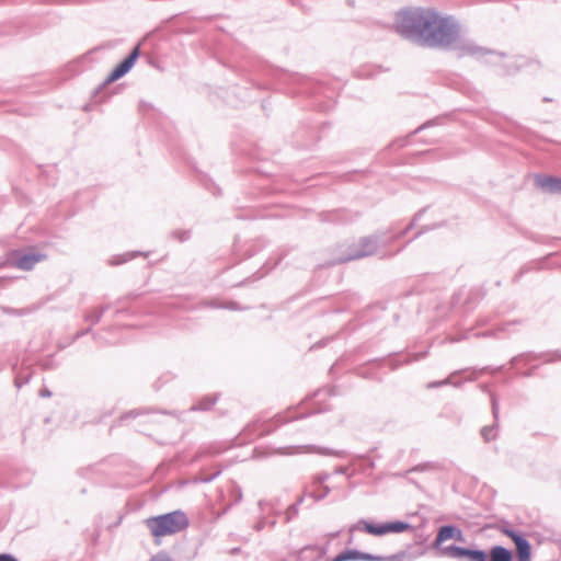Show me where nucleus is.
<instances>
[{
    "mask_svg": "<svg viewBox=\"0 0 561 561\" xmlns=\"http://www.w3.org/2000/svg\"><path fill=\"white\" fill-rule=\"evenodd\" d=\"M423 232H424V230L422 229L421 231H419V232L416 233V236H415V237H419V236H420V234H422Z\"/></svg>",
    "mask_w": 561,
    "mask_h": 561,
    "instance_id": "obj_41",
    "label": "nucleus"
},
{
    "mask_svg": "<svg viewBox=\"0 0 561 561\" xmlns=\"http://www.w3.org/2000/svg\"><path fill=\"white\" fill-rule=\"evenodd\" d=\"M89 332H91V328H88V329H85L84 331H82V332L78 333V335H77V336H82V335H84V334H88Z\"/></svg>",
    "mask_w": 561,
    "mask_h": 561,
    "instance_id": "obj_35",
    "label": "nucleus"
},
{
    "mask_svg": "<svg viewBox=\"0 0 561 561\" xmlns=\"http://www.w3.org/2000/svg\"><path fill=\"white\" fill-rule=\"evenodd\" d=\"M278 423H285L286 421H284L282 417H277L276 420Z\"/></svg>",
    "mask_w": 561,
    "mask_h": 561,
    "instance_id": "obj_38",
    "label": "nucleus"
},
{
    "mask_svg": "<svg viewBox=\"0 0 561 561\" xmlns=\"http://www.w3.org/2000/svg\"><path fill=\"white\" fill-rule=\"evenodd\" d=\"M304 501H305V495H301V496H299V499L294 504H291L288 507V510H287L288 519L291 518V516H295V515L298 514V506L300 504H302Z\"/></svg>",
    "mask_w": 561,
    "mask_h": 561,
    "instance_id": "obj_18",
    "label": "nucleus"
},
{
    "mask_svg": "<svg viewBox=\"0 0 561 561\" xmlns=\"http://www.w3.org/2000/svg\"><path fill=\"white\" fill-rule=\"evenodd\" d=\"M217 402L216 396H206L201 399L196 404H194L191 409L193 411H207Z\"/></svg>",
    "mask_w": 561,
    "mask_h": 561,
    "instance_id": "obj_13",
    "label": "nucleus"
},
{
    "mask_svg": "<svg viewBox=\"0 0 561 561\" xmlns=\"http://www.w3.org/2000/svg\"><path fill=\"white\" fill-rule=\"evenodd\" d=\"M491 403H492V414L496 422L499 419V402L494 394L491 396Z\"/></svg>",
    "mask_w": 561,
    "mask_h": 561,
    "instance_id": "obj_26",
    "label": "nucleus"
},
{
    "mask_svg": "<svg viewBox=\"0 0 561 561\" xmlns=\"http://www.w3.org/2000/svg\"><path fill=\"white\" fill-rule=\"evenodd\" d=\"M264 526H265V522L264 520H260V522H257L255 524L254 529L260 531V530H262L264 528Z\"/></svg>",
    "mask_w": 561,
    "mask_h": 561,
    "instance_id": "obj_31",
    "label": "nucleus"
},
{
    "mask_svg": "<svg viewBox=\"0 0 561 561\" xmlns=\"http://www.w3.org/2000/svg\"><path fill=\"white\" fill-rule=\"evenodd\" d=\"M145 525L153 537L160 538L185 530L190 526V520L183 511L176 510L148 517L145 519Z\"/></svg>",
    "mask_w": 561,
    "mask_h": 561,
    "instance_id": "obj_3",
    "label": "nucleus"
},
{
    "mask_svg": "<svg viewBox=\"0 0 561 561\" xmlns=\"http://www.w3.org/2000/svg\"><path fill=\"white\" fill-rule=\"evenodd\" d=\"M387 524V534L388 533H402L408 529H411L412 526L407 522L396 520V522H388Z\"/></svg>",
    "mask_w": 561,
    "mask_h": 561,
    "instance_id": "obj_14",
    "label": "nucleus"
},
{
    "mask_svg": "<svg viewBox=\"0 0 561 561\" xmlns=\"http://www.w3.org/2000/svg\"><path fill=\"white\" fill-rule=\"evenodd\" d=\"M172 236L176 238L179 241L183 242L190 238V231L186 230H175Z\"/></svg>",
    "mask_w": 561,
    "mask_h": 561,
    "instance_id": "obj_23",
    "label": "nucleus"
},
{
    "mask_svg": "<svg viewBox=\"0 0 561 561\" xmlns=\"http://www.w3.org/2000/svg\"><path fill=\"white\" fill-rule=\"evenodd\" d=\"M430 469H432V465L431 463H420V465L414 466L413 468H411V469H409V470H407L404 472H397L393 476L394 477L405 478L411 472H423V471H427Z\"/></svg>",
    "mask_w": 561,
    "mask_h": 561,
    "instance_id": "obj_16",
    "label": "nucleus"
},
{
    "mask_svg": "<svg viewBox=\"0 0 561 561\" xmlns=\"http://www.w3.org/2000/svg\"><path fill=\"white\" fill-rule=\"evenodd\" d=\"M13 264L22 271H31L37 263L45 259V255L39 253H21L14 252L12 254Z\"/></svg>",
    "mask_w": 561,
    "mask_h": 561,
    "instance_id": "obj_8",
    "label": "nucleus"
},
{
    "mask_svg": "<svg viewBox=\"0 0 561 561\" xmlns=\"http://www.w3.org/2000/svg\"><path fill=\"white\" fill-rule=\"evenodd\" d=\"M494 528L513 540L517 561L531 560V545L520 531L513 529L508 522H502Z\"/></svg>",
    "mask_w": 561,
    "mask_h": 561,
    "instance_id": "obj_4",
    "label": "nucleus"
},
{
    "mask_svg": "<svg viewBox=\"0 0 561 561\" xmlns=\"http://www.w3.org/2000/svg\"><path fill=\"white\" fill-rule=\"evenodd\" d=\"M30 375H25V376H16L15 377V380H14V383H15V387L18 389L22 388L24 385L28 383L30 381Z\"/></svg>",
    "mask_w": 561,
    "mask_h": 561,
    "instance_id": "obj_25",
    "label": "nucleus"
},
{
    "mask_svg": "<svg viewBox=\"0 0 561 561\" xmlns=\"http://www.w3.org/2000/svg\"><path fill=\"white\" fill-rule=\"evenodd\" d=\"M263 505H264V502L263 501H260L259 502V506L263 510Z\"/></svg>",
    "mask_w": 561,
    "mask_h": 561,
    "instance_id": "obj_39",
    "label": "nucleus"
},
{
    "mask_svg": "<svg viewBox=\"0 0 561 561\" xmlns=\"http://www.w3.org/2000/svg\"><path fill=\"white\" fill-rule=\"evenodd\" d=\"M145 412H149V410H141V411L140 410H133V411L128 412L125 415V417H136V416H138V415H140V414H142Z\"/></svg>",
    "mask_w": 561,
    "mask_h": 561,
    "instance_id": "obj_28",
    "label": "nucleus"
},
{
    "mask_svg": "<svg viewBox=\"0 0 561 561\" xmlns=\"http://www.w3.org/2000/svg\"><path fill=\"white\" fill-rule=\"evenodd\" d=\"M0 561H18V559L9 553H0Z\"/></svg>",
    "mask_w": 561,
    "mask_h": 561,
    "instance_id": "obj_29",
    "label": "nucleus"
},
{
    "mask_svg": "<svg viewBox=\"0 0 561 561\" xmlns=\"http://www.w3.org/2000/svg\"><path fill=\"white\" fill-rule=\"evenodd\" d=\"M335 473H339V474H344L346 473V468L344 467H339L335 469Z\"/></svg>",
    "mask_w": 561,
    "mask_h": 561,
    "instance_id": "obj_33",
    "label": "nucleus"
},
{
    "mask_svg": "<svg viewBox=\"0 0 561 561\" xmlns=\"http://www.w3.org/2000/svg\"><path fill=\"white\" fill-rule=\"evenodd\" d=\"M329 478L330 474L327 472L314 476L311 483L305 488L302 495H305V497H311L314 502L325 499L331 491L330 488L324 484Z\"/></svg>",
    "mask_w": 561,
    "mask_h": 561,
    "instance_id": "obj_6",
    "label": "nucleus"
},
{
    "mask_svg": "<svg viewBox=\"0 0 561 561\" xmlns=\"http://www.w3.org/2000/svg\"><path fill=\"white\" fill-rule=\"evenodd\" d=\"M102 312H99L98 310H94L92 312H87L84 314V320L88 322H91V324H98L102 319Z\"/></svg>",
    "mask_w": 561,
    "mask_h": 561,
    "instance_id": "obj_17",
    "label": "nucleus"
},
{
    "mask_svg": "<svg viewBox=\"0 0 561 561\" xmlns=\"http://www.w3.org/2000/svg\"><path fill=\"white\" fill-rule=\"evenodd\" d=\"M421 215H422V211L417 213L413 217L412 221L399 234L394 236L393 239H399V238L403 237L408 231H410L414 227V225L416 224V221L419 220Z\"/></svg>",
    "mask_w": 561,
    "mask_h": 561,
    "instance_id": "obj_20",
    "label": "nucleus"
},
{
    "mask_svg": "<svg viewBox=\"0 0 561 561\" xmlns=\"http://www.w3.org/2000/svg\"><path fill=\"white\" fill-rule=\"evenodd\" d=\"M378 248V237L368 236L359 240L358 243L350 245V251L346 255L336 259L335 263H345L348 261L362 259L376 253Z\"/></svg>",
    "mask_w": 561,
    "mask_h": 561,
    "instance_id": "obj_5",
    "label": "nucleus"
},
{
    "mask_svg": "<svg viewBox=\"0 0 561 561\" xmlns=\"http://www.w3.org/2000/svg\"><path fill=\"white\" fill-rule=\"evenodd\" d=\"M442 552L447 557L465 561H513L514 559L513 551L500 545L491 547L489 552L482 549L450 545L444 547Z\"/></svg>",
    "mask_w": 561,
    "mask_h": 561,
    "instance_id": "obj_2",
    "label": "nucleus"
},
{
    "mask_svg": "<svg viewBox=\"0 0 561 561\" xmlns=\"http://www.w3.org/2000/svg\"><path fill=\"white\" fill-rule=\"evenodd\" d=\"M482 335L483 336H489V335H491V332H484Z\"/></svg>",
    "mask_w": 561,
    "mask_h": 561,
    "instance_id": "obj_40",
    "label": "nucleus"
},
{
    "mask_svg": "<svg viewBox=\"0 0 561 561\" xmlns=\"http://www.w3.org/2000/svg\"><path fill=\"white\" fill-rule=\"evenodd\" d=\"M226 308H229V309H237V304L236 302H230L229 305L226 306Z\"/></svg>",
    "mask_w": 561,
    "mask_h": 561,
    "instance_id": "obj_36",
    "label": "nucleus"
},
{
    "mask_svg": "<svg viewBox=\"0 0 561 561\" xmlns=\"http://www.w3.org/2000/svg\"><path fill=\"white\" fill-rule=\"evenodd\" d=\"M496 423L490 426H484L481 428V436L488 443L496 438Z\"/></svg>",
    "mask_w": 561,
    "mask_h": 561,
    "instance_id": "obj_15",
    "label": "nucleus"
},
{
    "mask_svg": "<svg viewBox=\"0 0 561 561\" xmlns=\"http://www.w3.org/2000/svg\"><path fill=\"white\" fill-rule=\"evenodd\" d=\"M378 560L375 554L363 552L356 549H346L333 558L332 561H374Z\"/></svg>",
    "mask_w": 561,
    "mask_h": 561,
    "instance_id": "obj_11",
    "label": "nucleus"
},
{
    "mask_svg": "<svg viewBox=\"0 0 561 561\" xmlns=\"http://www.w3.org/2000/svg\"><path fill=\"white\" fill-rule=\"evenodd\" d=\"M137 254H139L138 252H133V253H126V254H123L121 256H118L117 259H114L111 264L112 265H119L122 263H125L127 262L128 260L135 257Z\"/></svg>",
    "mask_w": 561,
    "mask_h": 561,
    "instance_id": "obj_21",
    "label": "nucleus"
},
{
    "mask_svg": "<svg viewBox=\"0 0 561 561\" xmlns=\"http://www.w3.org/2000/svg\"><path fill=\"white\" fill-rule=\"evenodd\" d=\"M449 539L462 540L463 535L460 528L454 525H444L438 529L433 546L438 548L444 541Z\"/></svg>",
    "mask_w": 561,
    "mask_h": 561,
    "instance_id": "obj_9",
    "label": "nucleus"
},
{
    "mask_svg": "<svg viewBox=\"0 0 561 561\" xmlns=\"http://www.w3.org/2000/svg\"><path fill=\"white\" fill-rule=\"evenodd\" d=\"M39 396L42 398H49L51 396V392L47 388H45L39 391Z\"/></svg>",
    "mask_w": 561,
    "mask_h": 561,
    "instance_id": "obj_30",
    "label": "nucleus"
},
{
    "mask_svg": "<svg viewBox=\"0 0 561 561\" xmlns=\"http://www.w3.org/2000/svg\"><path fill=\"white\" fill-rule=\"evenodd\" d=\"M355 529L364 530L374 536H382L387 534V524H373L360 519L357 524L353 525L350 530L353 531Z\"/></svg>",
    "mask_w": 561,
    "mask_h": 561,
    "instance_id": "obj_12",
    "label": "nucleus"
},
{
    "mask_svg": "<svg viewBox=\"0 0 561 561\" xmlns=\"http://www.w3.org/2000/svg\"><path fill=\"white\" fill-rule=\"evenodd\" d=\"M111 308L110 304L103 305L98 309L99 312H102V316Z\"/></svg>",
    "mask_w": 561,
    "mask_h": 561,
    "instance_id": "obj_32",
    "label": "nucleus"
},
{
    "mask_svg": "<svg viewBox=\"0 0 561 561\" xmlns=\"http://www.w3.org/2000/svg\"><path fill=\"white\" fill-rule=\"evenodd\" d=\"M451 381H450V378H446L444 380H440V381H432L427 385V388L430 389H433V388H437V387H440V386H446V385H449Z\"/></svg>",
    "mask_w": 561,
    "mask_h": 561,
    "instance_id": "obj_27",
    "label": "nucleus"
},
{
    "mask_svg": "<svg viewBox=\"0 0 561 561\" xmlns=\"http://www.w3.org/2000/svg\"><path fill=\"white\" fill-rule=\"evenodd\" d=\"M396 32L408 42L425 48L451 49L458 57L482 58L493 51L463 37L461 25L453 16H444L435 9L410 8L397 13Z\"/></svg>",
    "mask_w": 561,
    "mask_h": 561,
    "instance_id": "obj_1",
    "label": "nucleus"
},
{
    "mask_svg": "<svg viewBox=\"0 0 561 561\" xmlns=\"http://www.w3.org/2000/svg\"><path fill=\"white\" fill-rule=\"evenodd\" d=\"M425 356H426V352L417 354V355L414 356L413 360H419L421 358H424Z\"/></svg>",
    "mask_w": 561,
    "mask_h": 561,
    "instance_id": "obj_34",
    "label": "nucleus"
},
{
    "mask_svg": "<svg viewBox=\"0 0 561 561\" xmlns=\"http://www.w3.org/2000/svg\"><path fill=\"white\" fill-rule=\"evenodd\" d=\"M499 330H501V331H505V330H506V328H505V327H502V328H500Z\"/></svg>",
    "mask_w": 561,
    "mask_h": 561,
    "instance_id": "obj_42",
    "label": "nucleus"
},
{
    "mask_svg": "<svg viewBox=\"0 0 561 561\" xmlns=\"http://www.w3.org/2000/svg\"><path fill=\"white\" fill-rule=\"evenodd\" d=\"M375 558H377L379 560H374V561H402V559L404 558V553L403 552L396 553V554H391V556H387V557L375 554Z\"/></svg>",
    "mask_w": 561,
    "mask_h": 561,
    "instance_id": "obj_22",
    "label": "nucleus"
},
{
    "mask_svg": "<svg viewBox=\"0 0 561 561\" xmlns=\"http://www.w3.org/2000/svg\"><path fill=\"white\" fill-rule=\"evenodd\" d=\"M148 561H174V560L165 552H158L157 554L152 556Z\"/></svg>",
    "mask_w": 561,
    "mask_h": 561,
    "instance_id": "obj_24",
    "label": "nucleus"
},
{
    "mask_svg": "<svg viewBox=\"0 0 561 561\" xmlns=\"http://www.w3.org/2000/svg\"><path fill=\"white\" fill-rule=\"evenodd\" d=\"M140 50L139 47L136 46L127 57H125L107 76L104 81V84L112 83L122 77H124L135 65L139 57Z\"/></svg>",
    "mask_w": 561,
    "mask_h": 561,
    "instance_id": "obj_7",
    "label": "nucleus"
},
{
    "mask_svg": "<svg viewBox=\"0 0 561 561\" xmlns=\"http://www.w3.org/2000/svg\"><path fill=\"white\" fill-rule=\"evenodd\" d=\"M535 183L543 192H547L550 194L561 192V179L560 178L537 174L535 176Z\"/></svg>",
    "mask_w": 561,
    "mask_h": 561,
    "instance_id": "obj_10",
    "label": "nucleus"
},
{
    "mask_svg": "<svg viewBox=\"0 0 561 561\" xmlns=\"http://www.w3.org/2000/svg\"><path fill=\"white\" fill-rule=\"evenodd\" d=\"M421 215H422V211L417 213L413 217L412 221L399 234L394 236L393 239H399V238L403 237L408 231H410L414 227V225L416 224V221L419 220Z\"/></svg>",
    "mask_w": 561,
    "mask_h": 561,
    "instance_id": "obj_19",
    "label": "nucleus"
},
{
    "mask_svg": "<svg viewBox=\"0 0 561 561\" xmlns=\"http://www.w3.org/2000/svg\"><path fill=\"white\" fill-rule=\"evenodd\" d=\"M424 127H425V125L420 126L419 128H416V129L414 130V133H417L419 130L423 129Z\"/></svg>",
    "mask_w": 561,
    "mask_h": 561,
    "instance_id": "obj_37",
    "label": "nucleus"
}]
</instances>
